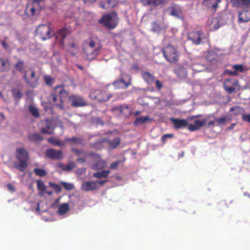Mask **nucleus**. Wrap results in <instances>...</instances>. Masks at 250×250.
Listing matches in <instances>:
<instances>
[{"label": "nucleus", "mask_w": 250, "mask_h": 250, "mask_svg": "<svg viewBox=\"0 0 250 250\" xmlns=\"http://www.w3.org/2000/svg\"><path fill=\"white\" fill-rule=\"evenodd\" d=\"M68 96V92L65 89L63 85H57L54 87V91L50 95V98L55 106L60 110L64 109L63 98Z\"/></svg>", "instance_id": "f257e3e1"}, {"label": "nucleus", "mask_w": 250, "mask_h": 250, "mask_svg": "<svg viewBox=\"0 0 250 250\" xmlns=\"http://www.w3.org/2000/svg\"><path fill=\"white\" fill-rule=\"evenodd\" d=\"M102 46L98 41L91 40L88 43H85L83 47V53L88 60H93L99 54Z\"/></svg>", "instance_id": "f03ea898"}, {"label": "nucleus", "mask_w": 250, "mask_h": 250, "mask_svg": "<svg viewBox=\"0 0 250 250\" xmlns=\"http://www.w3.org/2000/svg\"><path fill=\"white\" fill-rule=\"evenodd\" d=\"M16 158L18 160L19 164H15L14 167L20 171L23 172L27 167V162L29 160V153L23 147L17 148L16 150Z\"/></svg>", "instance_id": "7ed1b4c3"}, {"label": "nucleus", "mask_w": 250, "mask_h": 250, "mask_svg": "<svg viewBox=\"0 0 250 250\" xmlns=\"http://www.w3.org/2000/svg\"><path fill=\"white\" fill-rule=\"evenodd\" d=\"M35 32L36 35L42 41L50 39L54 35L49 25L46 24L39 25L37 27Z\"/></svg>", "instance_id": "20e7f679"}, {"label": "nucleus", "mask_w": 250, "mask_h": 250, "mask_svg": "<svg viewBox=\"0 0 250 250\" xmlns=\"http://www.w3.org/2000/svg\"><path fill=\"white\" fill-rule=\"evenodd\" d=\"M225 91L229 94L237 93L240 89L238 80L233 78H226L223 83Z\"/></svg>", "instance_id": "39448f33"}, {"label": "nucleus", "mask_w": 250, "mask_h": 250, "mask_svg": "<svg viewBox=\"0 0 250 250\" xmlns=\"http://www.w3.org/2000/svg\"><path fill=\"white\" fill-rule=\"evenodd\" d=\"M100 22L108 29H113L118 24L119 19L115 12L104 16L100 20Z\"/></svg>", "instance_id": "423d86ee"}, {"label": "nucleus", "mask_w": 250, "mask_h": 250, "mask_svg": "<svg viewBox=\"0 0 250 250\" xmlns=\"http://www.w3.org/2000/svg\"><path fill=\"white\" fill-rule=\"evenodd\" d=\"M163 54L166 60L169 62H175L179 60V54L177 50L171 45L165 47L163 50Z\"/></svg>", "instance_id": "0eeeda50"}, {"label": "nucleus", "mask_w": 250, "mask_h": 250, "mask_svg": "<svg viewBox=\"0 0 250 250\" xmlns=\"http://www.w3.org/2000/svg\"><path fill=\"white\" fill-rule=\"evenodd\" d=\"M112 97L105 89H96L90 93V97L92 100H96L101 102H107Z\"/></svg>", "instance_id": "6e6552de"}, {"label": "nucleus", "mask_w": 250, "mask_h": 250, "mask_svg": "<svg viewBox=\"0 0 250 250\" xmlns=\"http://www.w3.org/2000/svg\"><path fill=\"white\" fill-rule=\"evenodd\" d=\"M131 84L130 76L125 73L121 74L119 78L113 84L117 88H126Z\"/></svg>", "instance_id": "1a4fd4ad"}, {"label": "nucleus", "mask_w": 250, "mask_h": 250, "mask_svg": "<svg viewBox=\"0 0 250 250\" xmlns=\"http://www.w3.org/2000/svg\"><path fill=\"white\" fill-rule=\"evenodd\" d=\"M29 71L31 72L30 75L28 76L27 73L25 72L23 78L26 84L29 86L31 87H37L39 84V77L36 76L34 69L30 68Z\"/></svg>", "instance_id": "9d476101"}, {"label": "nucleus", "mask_w": 250, "mask_h": 250, "mask_svg": "<svg viewBox=\"0 0 250 250\" xmlns=\"http://www.w3.org/2000/svg\"><path fill=\"white\" fill-rule=\"evenodd\" d=\"M140 2L144 6H149L150 10L157 7H162L168 2L167 0H140Z\"/></svg>", "instance_id": "9b49d317"}, {"label": "nucleus", "mask_w": 250, "mask_h": 250, "mask_svg": "<svg viewBox=\"0 0 250 250\" xmlns=\"http://www.w3.org/2000/svg\"><path fill=\"white\" fill-rule=\"evenodd\" d=\"M68 100L71 105L75 107L83 106L86 104L83 98L79 95H72L68 97Z\"/></svg>", "instance_id": "f8f14e48"}, {"label": "nucleus", "mask_w": 250, "mask_h": 250, "mask_svg": "<svg viewBox=\"0 0 250 250\" xmlns=\"http://www.w3.org/2000/svg\"><path fill=\"white\" fill-rule=\"evenodd\" d=\"M169 15L176 18H180L182 15V8L178 5L172 3L167 8Z\"/></svg>", "instance_id": "ddd939ff"}, {"label": "nucleus", "mask_w": 250, "mask_h": 250, "mask_svg": "<svg viewBox=\"0 0 250 250\" xmlns=\"http://www.w3.org/2000/svg\"><path fill=\"white\" fill-rule=\"evenodd\" d=\"M45 155L48 158L53 160H61L63 158V153L62 150H57L53 148L47 149Z\"/></svg>", "instance_id": "4468645a"}, {"label": "nucleus", "mask_w": 250, "mask_h": 250, "mask_svg": "<svg viewBox=\"0 0 250 250\" xmlns=\"http://www.w3.org/2000/svg\"><path fill=\"white\" fill-rule=\"evenodd\" d=\"M170 121L172 122L174 127L176 129H183L187 127H188L189 125L188 122V119L185 120L171 118Z\"/></svg>", "instance_id": "2eb2a0df"}, {"label": "nucleus", "mask_w": 250, "mask_h": 250, "mask_svg": "<svg viewBox=\"0 0 250 250\" xmlns=\"http://www.w3.org/2000/svg\"><path fill=\"white\" fill-rule=\"evenodd\" d=\"M221 0H204L202 5L208 10L214 13L218 7V4Z\"/></svg>", "instance_id": "dca6fc26"}, {"label": "nucleus", "mask_w": 250, "mask_h": 250, "mask_svg": "<svg viewBox=\"0 0 250 250\" xmlns=\"http://www.w3.org/2000/svg\"><path fill=\"white\" fill-rule=\"evenodd\" d=\"M208 118V117L206 119L195 120V124H189L188 125V129L190 131H195L199 129L201 127L206 125L207 123V120Z\"/></svg>", "instance_id": "f3484780"}, {"label": "nucleus", "mask_w": 250, "mask_h": 250, "mask_svg": "<svg viewBox=\"0 0 250 250\" xmlns=\"http://www.w3.org/2000/svg\"><path fill=\"white\" fill-rule=\"evenodd\" d=\"M250 21V9H243V10L239 12L238 23L247 22Z\"/></svg>", "instance_id": "a211bd4d"}, {"label": "nucleus", "mask_w": 250, "mask_h": 250, "mask_svg": "<svg viewBox=\"0 0 250 250\" xmlns=\"http://www.w3.org/2000/svg\"><path fill=\"white\" fill-rule=\"evenodd\" d=\"M204 36L203 33L201 31H195L191 33L188 36V39L192 41L196 44H199L201 40Z\"/></svg>", "instance_id": "6ab92c4d"}, {"label": "nucleus", "mask_w": 250, "mask_h": 250, "mask_svg": "<svg viewBox=\"0 0 250 250\" xmlns=\"http://www.w3.org/2000/svg\"><path fill=\"white\" fill-rule=\"evenodd\" d=\"M97 187V182L95 181H88L82 183L81 189L85 191H89L96 189Z\"/></svg>", "instance_id": "aec40b11"}, {"label": "nucleus", "mask_w": 250, "mask_h": 250, "mask_svg": "<svg viewBox=\"0 0 250 250\" xmlns=\"http://www.w3.org/2000/svg\"><path fill=\"white\" fill-rule=\"evenodd\" d=\"M114 109L125 117H128L131 113V110L127 105H122L115 107Z\"/></svg>", "instance_id": "412c9836"}, {"label": "nucleus", "mask_w": 250, "mask_h": 250, "mask_svg": "<svg viewBox=\"0 0 250 250\" xmlns=\"http://www.w3.org/2000/svg\"><path fill=\"white\" fill-rule=\"evenodd\" d=\"M117 0H103L99 4L100 7L108 9L114 7L117 4Z\"/></svg>", "instance_id": "4be33fe9"}, {"label": "nucleus", "mask_w": 250, "mask_h": 250, "mask_svg": "<svg viewBox=\"0 0 250 250\" xmlns=\"http://www.w3.org/2000/svg\"><path fill=\"white\" fill-rule=\"evenodd\" d=\"M233 5L243 9H250V0H231Z\"/></svg>", "instance_id": "5701e85b"}, {"label": "nucleus", "mask_w": 250, "mask_h": 250, "mask_svg": "<svg viewBox=\"0 0 250 250\" xmlns=\"http://www.w3.org/2000/svg\"><path fill=\"white\" fill-rule=\"evenodd\" d=\"M67 30L66 28H63L59 29L56 33V38L58 40L60 39V43L62 45H64V39L66 36Z\"/></svg>", "instance_id": "b1692460"}, {"label": "nucleus", "mask_w": 250, "mask_h": 250, "mask_svg": "<svg viewBox=\"0 0 250 250\" xmlns=\"http://www.w3.org/2000/svg\"><path fill=\"white\" fill-rule=\"evenodd\" d=\"M142 77L145 82L148 84H152L155 81V76L148 72H143Z\"/></svg>", "instance_id": "393cba45"}, {"label": "nucleus", "mask_w": 250, "mask_h": 250, "mask_svg": "<svg viewBox=\"0 0 250 250\" xmlns=\"http://www.w3.org/2000/svg\"><path fill=\"white\" fill-rule=\"evenodd\" d=\"M215 122L217 123V126H221L227 125L231 121L230 118L227 116H224L219 118H216L214 119Z\"/></svg>", "instance_id": "a878e982"}, {"label": "nucleus", "mask_w": 250, "mask_h": 250, "mask_svg": "<svg viewBox=\"0 0 250 250\" xmlns=\"http://www.w3.org/2000/svg\"><path fill=\"white\" fill-rule=\"evenodd\" d=\"M174 73L180 78H185L187 76V71L183 66H180L174 70Z\"/></svg>", "instance_id": "bb28decb"}, {"label": "nucleus", "mask_w": 250, "mask_h": 250, "mask_svg": "<svg viewBox=\"0 0 250 250\" xmlns=\"http://www.w3.org/2000/svg\"><path fill=\"white\" fill-rule=\"evenodd\" d=\"M64 141L70 145H84L83 139L76 137H73L72 138L67 137L65 138Z\"/></svg>", "instance_id": "cd10ccee"}, {"label": "nucleus", "mask_w": 250, "mask_h": 250, "mask_svg": "<svg viewBox=\"0 0 250 250\" xmlns=\"http://www.w3.org/2000/svg\"><path fill=\"white\" fill-rule=\"evenodd\" d=\"M14 66L16 69L20 73H23L24 74L25 72L27 73V71L25 70V66L24 62L22 60H19Z\"/></svg>", "instance_id": "c85d7f7f"}, {"label": "nucleus", "mask_w": 250, "mask_h": 250, "mask_svg": "<svg viewBox=\"0 0 250 250\" xmlns=\"http://www.w3.org/2000/svg\"><path fill=\"white\" fill-rule=\"evenodd\" d=\"M12 97L14 100L19 101L22 97V90L19 88H13L11 89Z\"/></svg>", "instance_id": "c756f323"}, {"label": "nucleus", "mask_w": 250, "mask_h": 250, "mask_svg": "<svg viewBox=\"0 0 250 250\" xmlns=\"http://www.w3.org/2000/svg\"><path fill=\"white\" fill-rule=\"evenodd\" d=\"M10 62L8 60L0 58V72H3L9 68Z\"/></svg>", "instance_id": "7c9ffc66"}, {"label": "nucleus", "mask_w": 250, "mask_h": 250, "mask_svg": "<svg viewBox=\"0 0 250 250\" xmlns=\"http://www.w3.org/2000/svg\"><path fill=\"white\" fill-rule=\"evenodd\" d=\"M67 51L72 56H75L78 51V47L77 45H76L74 42L69 43L67 46Z\"/></svg>", "instance_id": "2f4dec72"}, {"label": "nucleus", "mask_w": 250, "mask_h": 250, "mask_svg": "<svg viewBox=\"0 0 250 250\" xmlns=\"http://www.w3.org/2000/svg\"><path fill=\"white\" fill-rule=\"evenodd\" d=\"M110 173L109 170H103L101 171L95 172L93 174V177L98 179H101L102 178H106Z\"/></svg>", "instance_id": "473e14b6"}, {"label": "nucleus", "mask_w": 250, "mask_h": 250, "mask_svg": "<svg viewBox=\"0 0 250 250\" xmlns=\"http://www.w3.org/2000/svg\"><path fill=\"white\" fill-rule=\"evenodd\" d=\"M37 186L38 190L40 191V194L42 195L46 189V187L44 182L41 180H38L37 181Z\"/></svg>", "instance_id": "72a5a7b5"}, {"label": "nucleus", "mask_w": 250, "mask_h": 250, "mask_svg": "<svg viewBox=\"0 0 250 250\" xmlns=\"http://www.w3.org/2000/svg\"><path fill=\"white\" fill-rule=\"evenodd\" d=\"M149 120L148 116H141L138 117L136 119L134 122V125L135 126H138L140 125H142L147 122Z\"/></svg>", "instance_id": "f704fd0d"}, {"label": "nucleus", "mask_w": 250, "mask_h": 250, "mask_svg": "<svg viewBox=\"0 0 250 250\" xmlns=\"http://www.w3.org/2000/svg\"><path fill=\"white\" fill-rule=\"evenodd\" d=\"M47 141L50 144L54 146H63L65 145L64 142H61L53 137H49Z\"/></svg>", "instance_id": "c9c22d12"}, {"label": "nucleus", "mask_w": 250, "mask_h": 250, "mask_svg": "<svg viewBox=\"0 0 250 250\" xmlns=\"http://www.w3.org/2000/svg\"><path fill=\"white\" fill-rule=\"evenodd\" d=\"M120 142L121 140L119 138H115L112 140L107 141L108 146L111 149L116 148L120 145Z\"/></svg>", "instance_id": "e433bc0d"}, {"label": "nucleus", "mask_w": 250, "mask_h": 250, "mask_svg": "<svg viewBox=\"0 0 250 250\" xmlns=\"http://www.w3.org/2000/svg\"><path fill=\"white\" fill-rule=\"evenodd\" d=\"M28 138L30 141H33L35 143L40 142L43 140L42 136L38 133L30 134L28 135Z\"/></svg>", "instance_id": "4c0bfd02"}, {"label": "nucleus", "mask_w": 250, "mask_h": 250, "mask_svg": "<svg viewBox=\"0 0 250 250\" xmlns=\"http://www.w3.org/2000/svg\"><path fill=\"white\" fill-rule=\"evenodd\" d=\"M229 111L233 112V114L236 116H238L239 115H242V114H244L243 113L244 108L239 106H235L231 107L229 109Z\"/></svg>", "instance_id": "58836bf2"}, {"label": "nucleus", "mask_w": 250, "mask_h": 250, "mask_svg": "<svg viewBox=\"0 0 250 250\" xmlns=\"http://www.w3.org/2000/svg\"><path fill=\"white\" fill-rule=\"evenodd\" d=\"M69 205L68 203L62 204L58 208V212L60 215H63L69 210Z\"/></svg>", "instance_id": "ea45409f"}, {"label": "nucleus", "mask_w": 250, "mask_h": 250, "mask_svg": "<svg viewBox=\"0 0 250 250\" xmlns=\"http://www.w3.org/2000/svg\"><path fill=\"white\" fill-rule=\"evenodd\" d=\"M54 128H53L51 123H47L46 126L42 128V132L43 134H52L53 133Z\"/></svg>", "instance_id": "a19ab883"}, {"label": "nucleus", "mask_w": 250, "mask_h": 250, "mask_svg": "<svg viewBox=\"0 0 250 250\" xmlns=\"http://www.w3.org/2000/svg\"><path fill=\"white\" fill-rule=\"evenodd\" d=\"M191 68L195 72H200L205 68L204 65L199 63H193L191 65Z\"/></svg>", "instance_id": "79ce46f5"}, {"label": "nucleus", "mask_w": 250, "mask_h": 250, "mask_svg": "<svg viewBox=\"0 0 250 250\" xmlns=\"http://www.w3.org/2000/svg\"><path fill=\"white\" fill-rule=\"evenodd\" d=\"M28 110L29 112L34 117L38 118L40 116V113L38 109L33 105L30 104L28 106Z\"/></svg>", "instance_id": "37998d69"}, {"label": "nucleus", "mask_w": 250, "mask_h": 250, "mask_svg": "<svg viewBox=\"0 0 250 250\" xmlns=\"http://www.w3.org/2000/svg\"><path fill=\"white\" fill-rule=\"evenodd\" d=\"M210 26L213 30H217L220 26L218 20L217 18H213L211 21Z\"/></svg>", "instance_id": "c03bdc74"}, {"label": "nucleus", "mask_w": 250, "mask_h": 250, "mask_svg": "<svg viewBox=\"0 0 250 250\" xmlns=\"http://www.w3.org/2000/svg\"><path fill=\"white\" fill-rule=\"evenodd\" d=\"M33 172L40 177L44 176L47 174V172L42 168H35L33 169Z\"/></svg>", "instance_id": "a18cd8bd"}, {"label": "nucleus", "mask_w": 250, "mask_h": 250, "mask_svg": "<svg viewBox=\"0 0 250 250\" xmlns=\"http://www.w3.org/2000/svg\"><path fill=\"white\" fill-rule=\"evenodd\" d=\"M43 79L45 81V84L48 86H52L54 83V79L49 75H44Z\"/></svg>", "instance_id": "49530a36"}, {"label": "nucleus", "mask_w": 250, "mask_h": 250, "mask_svg": "<svg viewBox=\"0 0 250 250\" xmlns=\"http://www.w3.org/2000/svg\"><path fill=\"white\" fill-rule=\"evenodd\" d=\"M49 185L50 187L52 188L57 193H59L62 191V188L60 185L51 182L49 183Z\"/></svg>", "instance_id": "de8ad7c7"}, {"label": "nucleus", "mask_w": 250, "mask_h": 250, "mask_svg": "<svg viewBox=\"0 0 250 250\" xmlns=\"http://www.w3.org/2000/svg\"><path fill=\"white\" fill-rule=\"evenodd\" d=\"M232 68L236 71L237 72H240L243 73L245 70L244 66L242 64H234L232 66Z\"/></svg>", "instance_id": "09e8293b"}, {"label": "nucleus", "mask_w": 250, "mask_h": 250, "mask_svg": "<svg viewBox=\"0 0 250 250\" xmlns=\"http://www.w3.org/2000/svg\"><path fill=\"white\" fill-rule=\"evenodd\" d=\"M61 184L67 190H71L74 188V186L72 184L68 183L65 182H61Z\"/></svg>", "instance_id": "8fccbe9b"}, {"label": "nucleus", "mask_w": 250, "mask_h": 250, "mask_svg": "<svg viewBox=\"0 0 250 250\" xmlns=\"http://www.w3.org/2000/svg\"><path fill=\"white\" fill-rule=\"evenodd\" d=\"M216 54L213 52H209L206 56L207 59L210 62H212L215 59Z\"/></svg>", "instance_id": "3c124183"}, {"label": "nucleus", "mask_w": 250, "mask_h": 250, "mask_svg": "<svg viewBox=\"0 0 250 250\" xmlns=\"http://www.w3.org/2000/svg\"><path fill=\"white\" fill-rule=\"evenodd\" d=\"M106 166V163L104 160H99L96 164V167L97 169H102L105 167Z\"/></svg>", "instance_id": "603ef678"}, {"label": "nucleus", "mask_w": 250, "mask_h": 250, "mask_svg": "<svg viewBox=\"0 0 250 250\" xmlns=\"http://www.w3.org/2000/svg\"><path fill=\"white\" fill-rule=\"evenodd\" d=\"M45 0H32V4L35 5L37 4L38 6V8L39 10H41L42 9V7L41 4L42 3H44Z\"/></svg>", "instance_id": "864d4df0"}, {"label": "nucleus", "mask_w": 250, "mask_h": 250, "mask_svg": "<svg viewBox=\"0 0 250 250\" xmlns=\"http://www.w3.org/2000/svg\"><path fill=\"white\" fill-rule=\"evenodd\" d=\"M173 136V134H166L163 135L161 138V141L162 143L165 144L166 142L167 139L172 138Z\"/></svg>", "instance_id": "5fc2aeb1"}, {"label": "nucleus", "mask_w": 250, "mask_h": 250, "mask_svg": "<svg viewBox=\"0 0 250 250\" xmlns=\"http://www.w3.org/2000/svg\"><path fill=\"white\" fill-rule=\"evenodd\" d=\"M242 119L245 122L250 123V114H242Z\"/></svg>", "instance_id": "6e6d98bb"}, {"label": "nucleus", "mask_w": 250, "mask_h": 250, "mask_svg": "<svg viewBox=\"0 0 250 250\" xmlns=\"http://www.w3.org/2000/svg\"><path fill=\"white\" fill-rule=\"evenodd\" d=\"M71 150L72 152H73L77 156H81L83 155L84 154V152L80 149L72 148Z\"/></svg>", "instance_id": "4d7b16f0"}, {"label": "nucleus", "mask_w": 250, "mask_h": 250, "mask_svg": "<svg viewBox=\"0 0 250 250\" xmlns=\"http://www.w3.org/2000/svg\"><path fill=\"white\" fill-rule=\"evenodd\" d=\"M75 167V164L73 162H71L68 165H66V170L69 171L73 170Z\"/></svg>", "instance_id": "13d9d810"}, {"label": "nucleus", "mask_w": 250, "mask_h": 250, "mask_svg": "<svg viewBox=\"0 0 250 250\" xmlns=\"http://www.w3.org/2000/svg\"><path fill=\"white\" fill-rule=\"evenodd\" d=\"M121 163L119 160L116 161L111 164L109 168L112 169H116L118 168V165Z\"/></svg>", "instance_id": "bf43d9fd"}, {"label": "nucleus", "mask_w": 250, "mask_h": 250, "mask_svg": "<svg viewBox=\"0 0 250 250\" xmlns=\"http://www.w3.org/2000/svg\"><path fill=\"white\" fill-rule=\"evenodd\" d=\"M225 73L229 76H237L238 75V72H237L236 71H235V70H234V71H230L229 70H226Z\"/></svg>", "instance_id": "052dcab7"}, {"label": "nucleus", "mask_w": 250, "mask_h": 250, "mask_svg": "<svg viewBox=\"0 0 250 250\" xmlns=\"http://www.w3.org/2000/svg\"><path fill=\"white\" fill-rule=\"evenodd\" d=\"M0 43H1V44L2 46V47L5 50H8L9 49V45L5 41H4V40H1L0 41Z\"/></svg>", "instance_id": "680f3d73"}, {"label": "nucleus", "mask_w": 250, "mask_h": 250, "mask_svg": "<svg viewBox=\"0 0 250 250\" xmlns=\"http://www.w3.org/2000/svg\"><path fill=\"white\" fill-rule=\"evenodd\" d=\"M7 187L8 189V190L11 191V192H14L15 191V188L14 186H13L11 184L8 183L7 185Z\"/></svg>", "instance_id": "e2e57ef3"}, {"label": "nucleus", "mask_w": 250, "mask_h": 250, "mask_svg": "<svg viewBox=\"0 0 250 250\" xmlns=\"http://www.w3.org/2000/svg\"><path fill=\"white\" fill-rule=\"evenodd\" d=\"M155 85L158 89H161L162 87V84L161 82L158 80L155 81Z\"/></svg>", "instance_id": "0e129e2a"}, {"label": "nucleus", "mask_w": 250, "mask_h": 250, "mask_svg": "<svg viewBox=\"0 0 250 250\" xmlns=\"http://www.w3.org/2000/svg\"><path fill=\"white\" fill-rule=\"evenodd\" d=\"M58 167L64 171L66 170V165L62 163L58 164Z\"/></svg>", "instance_id": "69168bd1"}, {"label": "nucleus", "mask_w": 250, "mask_h": 250, "mask_svg": "<svg viewBox=\"0 0 250 250\" xmlns=\"http://www.w3.org/2000/svg\"><path fill=\"white\" fill-rule=\"evenodd\" d=\"M36 10L35 7V5H33L32 7H31V8L30 9L31 15L32 16H34L35 15Z\"/></svg>", "instance_id": "338daca9"}, {"label": "nucleus", "mask_w": 250, "mask_h": 250, "mask_svg": "<svg viewBox=\"0 0 250 250\" xmlns=\"http://www.w3.org/2000/svg\"><path fill=\"white\" fill-rule=\"evenodd\" d=\"M215 121H210L208 123V127H214L215 125Z\"/></svg>", "instance_id": "774afa93"}]
</instances>
